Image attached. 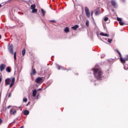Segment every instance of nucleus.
<instances>
[{
	"label": "nucleus",
	"instance_id": "f257e3e1",
	"mask_svg": "<svg viewBox=\"0 0 128 128\" xmlns=\"http://www.w3.org/2000/svg\"><path fill=\"white\" fill-rule=\"evenodd\" d=\"M15 82H16V78H14V77L8 78L5 80V82L6 84H8V85L10 84V88H12V86H14Z\"/></svg>",
	"mask_w": 128,
	"mask_h": 128
},
{
	"label": "nucleus",
	"instance_id": "f03ea898",
	"mask_svg": "<svg viewBox=\"0 0 128 128\" xmlns=\"http://www.w3.org/2000/svg\"><path fill=\"white\" fill-rule=\"evenodd\" d=\"M94 74L98 80H100L102 78V72L100 69L94 68Z\"/></svg>",
	"mask_w": 128,
	"mask_h": 128
},
{
	"label": "nucleus",
	"instance_id": "7ed1b4c3",
	"mask_svg": "<svg viewBox=\"0 0 128 128\" xmlns=\"http://www.w3.org/2000/svg\"><path fill=\"white\" fill-rule=\"evenodd\" d=\"M8 50L12 54H14V46L12 44H8Z\"/></svg>",
	"mask_w": 128,
	"mask_h": 128
},
{
	"label": "nucleus",
	"instance_id": "20e7f679",
	"mask_svg": "<svg viewBox=\"0 0 128 128\" xmlns=\"http://www.w3.org/2000/svg\"><path fill=\"white\" fill-rule=\"evenodd\" d=\"M84 10L86 16H87V18H90V10H88V7H85Z\"/></svg>",
	"mask_w": 128,
	"mask_h": 128
},
{
	"label": "nucleus",
	"instance_id": "39448f33",
	"mask_svg": "<svg viewBox=\"0 0 128 128\" xmlns=\"http://www.w3.org/2000/svg\"><path fill=\"white\" fill-rule=\"evenodd\" d=\"M36 82L37 84H42V78L38 77V78L36 80Z\"/></svg>",
	"mask_w": 128,
	"mask_h": 128
},
{
	"label": "nucleus",
	"instance_id": "423d86ee",
	"mask_svg": "<svg viewBox=\"0 0 128 128\" xmlns=\"http://www.w3.org/2000/svg\"><path fill=\"white\" fill-rule=\"evenodd\" d=\"M6 66L4 64H2L0 65V72H4V70Z\"/></svg>",
	"mask_w": 128,
	"mask_h": 128
},
{
	"label": "nucleus",
	"instance_id": "0eeeda50",
	"mask_svg": "<svg viewBox=\"0 0 128 128\" xmlns=\"http://www.w3.org/2000/svg\"><path fill=\"white\" fill-rule=\"evenodd\" d=\"M10 114H13V116H16V110H14V108H12L10 110Z\"/></svg>",
	"mask_w": 128,
	"mask_h": 128
},
{
	"label": "nucleus",
	"instance_id": "6e6552de",
	"mask_svg": "<svg viewBox=\"0 0 128 128\" xmlns=\"http://www.w3.org/2000/svg\"><path fill=\"white\" fill-rule=\"evenodd\" d=\"M116 52H118L120 56L121 62H124V58L122 57V54H120V52L118 50H116Z\"/></svg>",
	"mask_w": 128,
	"mask_h": 128
},
{
	"label": "nucleus",
	"instance_id": "1a4fd4ad",
	"mask_svg": "<svg viewBox=\"0 0 128 128\" xmlns=\"http://www.w3.org/2000/svg\"><path fill=\"white\" fill-rule=\"evenodd\" d=\"M110 3L114 8H116V0H111Z\"/></svg>",
	"mask_w": 128,
	"mask_h": 128
},
{
	"label": "nucleus",
	"instance_id": "9d476101",
	"mask_svg": "<svg viewBox=\"0 0 128 128\" xmlns=\"http://www.w3.org/2000/svg\"><path fill=\"white\" fill-rule=\"evenodd\" d=\"M32 97L34 98L36 97V94H37V91L36 90H34L32 91Z\"/></svg>",
	"mask_w": 128,
	"mask_h": 128
},
{
	"label": "nucleus",
	"instance_id": "9b49d317",
	"mask_svg": "<svg viewBox=\"0 0 128 128\" xmlns=\"http://www.w3.org/2000/svg\"><path fill=\"white\" fill-rule=\"evenodd\" d=\"M72 28L74 30H78V25H76L72 27Z\"/></svg>",
	"mask_w": 128,
	"mask_h": 128
},
{
	"label": "nucleus",
	"instance_id": "f8f14e48",
	"mask_svg": "<svg viewBox=\"0 0 128 128\" xmlns=\"http://www.w3.org/2000/svg\"><path fill=\"white\" fill-rule=\"evenodd\" d=\"M24 116H28L30 114V111L28 110H26L24 111Z\"/></svg>",
	"mask_w": 128,
	"mask_h": 128
},
{
	"label": "nucleus",
	"instance_id": "ddd939ff",
	"mask_svg": "<svg viewBox=\"0 0 128 128\" xmlns=\"http://www.w3.org/2000/svg\"><path fill=\"white\" fill-rule=\"evenodd\" d=\"M100 36H108V34H104V32L100 33Z\"/></svg>",
	"mask_w": 128,
	"mask_h": 128
},
{
	"label": "nucleus",
	"instance_id": "4468645a",
	"mask_svg": "<svg viewBox=\"0 0 128 128\" xmlns=\"http://www.w3.org/2000/svg\"><path fill=\"white\" fill-rule=\"evenodd\" d=\"M36 74V69H34L32 70V72L31 73V76H34Z\"/></svg>",
	"mask_w": 128,
	"mask_h": 128
},
{
	"label": "nucleus",
	"instance_id": "2eb2a0df",
	"mask_svg": "<svg viewBox=\"0 0 128 128\" xmlns=\"http://www.w3.org/2000/svg\"><path fill=\"white\" fill-rule=\"evenodd\" d=\"M6 72H12V69H10V67H7L6 68Z\"/></svg>",
	"mask_w": 128,
	"mask_h": 128
},
{
	"label": "nucleus",
	"instance_id": "dca6fc26",
	"mask_svg": "<svg viewBox=\"0 0 128 128\" xmlns=\"http://www.w3.org/2000/svg\"><path fill=\"white\" fill-rule=\"evenodd\" d=\"M128 60V56L126 55L124 58H123V60H124V62H122L123 64H124L126 62V60Z\"/></svg>",
	"mask_w": 128,
	"mask_h": 128
},
{
	"label": "nucleus",
	"instance_id": "f3484780",
	"mask_svg": "<svg viewBox=\"0 0 128 128\" xmlns=\"http://www.w3.org/2000/svg\"><path fill=\"white\" fill-rule=\"evenodd\" d=\"M32 14H36V12H38V10L34 8L32 10Z\"/></svg>",
	"mask_w": 128,
	"mask_h": 128
},
{
	"label": "nucleus",
	"instance_id": "a211bd4d",
	"mask_svg": "<svg viewBox=\"0 0 128 128\" xmlns=\"http://www.w3.org/2000/svg\"><path fill=\"white\" fill-rule=\"evenodd\" d=\"M30 8H31V10H34V8H36V4H34L31 5Z\"/></svg>",
	"mask_w": 128,
	"mask_h": 128
},
{
	"label": "nucleus",
	"instance_id": "6ab92c4d",
	"mask_svg": "<svg viewBox=\"0 0 128 128\" xmlns=\"http://www.w3.org/2000/svg\"><path fill=\"white\" fill-rule=\"evenodd\" d=\"M64 32H70V29L68 28V27L66 28L64 30Z\"/></svg>",
	"mask_w": 128,
	"mask_h": 128
},
{
	"label": "nucleus",
	"instance_id": "aec40b11",
	"mask_svg": "<svg viewBox=\"0 0 128 128\" xmlns=\"http://www.w3.org/2000/svg\"><path fill=\"white\" fill-rule=\"evenodd\" d=\"M22 56H24V54H26V49L24 48L22 49Z\"/></svg>",
	"mask_w": 128,
	"mask_h": 128
},
{
	"label": "nucleus",
	"instance_id": "412c9836",
	"mask_svg": "<svg viewBox=\"0 0 128 128\" xmlns=\"http://www.w3.org/2000/svg\"><path fill=\"white\" fill-rule=\"evenodd\" d=\"M100 14V10H97L95 12L96 16H98V14Z\"/></svg>",
	"mask_w": 128,
	"mask_h": 128
},
{
	"label": "nucleus",
	"instance_id": "4be33fe9",
	"mask_svg": "<svg viewBox=\"0 0 128 128\" xmlns=\"http://www.w3.org/2000/svg\"><path fill=\"white\" fill-rule=\"evenodd\" d=\"M86 26H90V21L88 20H86Z\"/></svg>",
	"mask_w": 128,
	"mask_h": 128
},
{
	"label": "nucleus",
	"instance_id": "5701e85b",
	"mask_svg": "<svg viewBox=\"0 0 128 128\" xmlns=\"http://www.w3.org/2000/svg\"><path fill=\"white\" fill-rule=\"evenodd\" d=\"M14 60H16V52H15L14 53Z\"/></svg>",
	"mask_w": 128,
	"mask_h": 128
},
{
	"label": "nucleus",
	"instance_id": "b1692460",
	"mask_svg": "<svg viewBox=\"0 0 128 128\" xmlns=\"http://www.w3.org/2000/svg\"><path fill=\"white\" fill-rule=\"evenodd\" d=\"M42 12V13L43 16H44L46 14V11L43 10V9H41Z\"/></svg>",
	"mask_w": 128,
	"mask_h": 128
},
{
	"label": "nucleus",
	"instance_id": "393cba45",
	"mask_svg": "<svg viewBox=\"0 0 128 128\" xmlns=\"http://www.w3.org/2000/svg\"><path fill=\"white\" fill-rule=\"evenodd\" d=\"M23 102H28V98H24V99H23Z\"/></svg>",
	"mask_w": 128,
	"mask_h": 128
},
{
	"label": "nucleus",
	"instance_id": "a878e982",
	"mask_svg": "<svg viewBox=\"0 0 128 128\" xmlns=\"http://www.w3.org/2000/svg\"><path fill=\"white\" fill-rule=\"evenodd\" d=\"M119 24H120V26H124V22H122V21L119 22Z\"/></svg>",
	"mask_w": 128,
	"mask_h": 128
},
{
	"label": "nucleus",
	"instance_id": "bb28decb",
	"mask_svg": "<svg viewBox=\"0 0 128 128\" xmlns=\"http://www.w3.org/2000/svg\"><path fill=\"white\" fill-rule=\"evenodd\" d=\"M112 42V39L108 38V42L110 44V42Z\"/></svg>",
	"mask_w": 128,
	"mask_h": 128
},
{
	"label": "nucleus",
	"instance_id": "cd10ccee",
	"mask_svg": "<svg viewBox=\"0 0 128 128\" xmlns=\"http://www.w3.org/2000/svg\"><path fill=\"white\" fill-rule=\"evenodd\" d=\"M108 20V17H106L104 18V22H107V20Z\"/></svg>",
	"mask_w": 128,
	"mask_h": 128
},
{
	"label": "nucleus",
	"instance_id": "c85d7f7f",
	"mask_svg": "<svg viewBox=\"0 0 128 128\" xmlns=\"http://www.w3.org/2000/svg\"><path fill=\"white\" fill-rule=\"evenodd\" d=\"M117 20H118V22H121L122 21V18L118 17L117 18Z\"/></svg>",
	"mask_w": 128,
	"mask_h": 128
},
{
	"label": "nucleus",
	"instance_id": "c756f323",
	"mask_svg": "<svg viewBox=\"0 0 128 128\" xmlns=\"http://www.w3.org/2000/svg\"><path fill=\"white\" fill-rule=\"evenodd\" d=\"M50 22H56V20H50Z\"/></svg>",
	"mask_w": 128,
	"mask_h": 128
},
{
	"label": "nucleus",
	"instance_id": "7c9ffc66",
	"mask_svg": "<svg viewBox=\"0 0 128 128\" xmlns=\"http://www.w3.org/2000/svg\"><path fill=\"white\" fill-rule=\"evenodd\" d=\"M2 124V119L0 118V124Z\"/></svg>",
	"mask_w": 128,
	"mask_h": 128
},
{
	"label": "nucleus",
	"instance_id": "2f4dec72",
	"mask_svg": "<svg viewBox=\"0 0 128 128\" xmlns=\"http://www.w3.org/2000/svg\"><path fill=\"white\" fill-rule=\"evenodd\" d=\"M57 68H58V70H60V66L58 65H57Z\"/></svg>",
	"mask_w": 128,
	"mask_h": 128
},
{
	"label": "nucleus",
	"instance_id": "473e14b6",
	"mask_svg": "<svg viewBox=\"0 0 128 128\" xmlns=\"http://www.w3.org/2000/svg\"><path fill=\"white\" fill-rule=\"evenodd\" d=\"M0 76H2V74H0ZM0 82H2V78H0Z\"/></svg>",
	"mask_w": 128,
	"mask_h": 128
},
{
	"label": "nucleus",
	"instance_id": "72a5a7b5",
	"mask_svg": "<svg viewBox=\"0 0 128 128\" xmlns=\"http://www.w3.org/2000/svg\"><path fill=\"white\" fill-rule=\"evenodd\" d=\"M90 14H91V16H92V14H94V12H91Z\"/></svg>",
	"mask_w": 128,
	"mask_h": 128
},
{
	"label": "nucleus",
	"instance_id": "f704fd0d",
	"mask_svg": "<svg viewBox=\"0 0 128 128\" xmlns=\"http://www.w3.org/2000/svg\"><path fill=\"white\" fill-rule=\"evenodd\" d=\"M12 96V94L10 93L9 95L8 96V98H10V96Z\"/></svg>",
	"mask_w": 128,
	"mask_h": 128
},
{
	"label": "nucleus",
	"instance_id": "c9c22d12",
	"mask_svg": "<svg viewBox=\"0 0 128 128\" xmlns=\"http://www.w3.org/2000/svg\"><path fill=\"white\" fill-rule=\"evenodd\" d=\"M12 108V106H8L7 108Z\"/></svg>",
	"mask_w": 128,
	"mask_h": 128
},
{
	"label": "nucleus",
	"instance_id": "e433bc0d",
	"mask_svg": "<svg viewBox=\"0 0 128 128\" xmlns=\"http://www.w3.org/2000/svg\"><path fill=\"white\" fill-rule=\"evenodd\" d=\"M20 128H24V126H22Z\"/></svg>",
	"mask_w": 128,
	"mask_h": 128
},
{
	"label": "nucleus",
	"instance_id": "4c0bfd02",
	"mask_svg": "<svg viewBox=\"0 0 128 128\" xmlns=\"http://www.w3.org/2000/svg\"><path fill=\"white\" fill-rule=\"evenodd\" d=\"M2 38V36L0 35V40Z\"/></svg>",
	"mask_w": 128,
	"mask_h": 128
},
{
	"label": "nucleus",
	"instance_id": "58836bf2",
	"mask_svg": "<svg viewBox=\"0 0 128 128\" xmlns=\"http://www.w3.org/2000/svg\"><path fill=\"white\" fill-rule=\"evenodd\" d=\"M42 90V89H40V88L38 90Z\"/></svg>",
	"mask_w": 128,
	"mask_h": 128
},
{
	"label": "nucleus",
	"instance_id": "ea45409f",
	"mask_svg": "<svg viewBox=\"0 0 128 128\" xmlns=\"http://www.w3.org/2000/svg\"><path fill=\"white\" fill-rule=\"evenodd\" d=\"M122 0V2H124L125 1V0Z\"/></svg>",
	"mask_w": 128,
	"mask_h": 128
},
{
	"label": "nucleus",
	"instance_id": "a19ab883",
	"mask_svg": "<svg viewBox=\"0 0 128 128\" xmlns=\"http://www.w3.org/2000/svg\"><path fill=\"white\" fill-rule=\"evenodd\" d=\"M0 8H2V4H0Z\"/></svg>",
	"mask_w": 128,
	"mask_h": 128
},
{
	"label": "nucleus",
	"instance_id": "79ce46f5",
	"mask_svg": "<svg viewBox=\"0 0 128 128\" xmlns=\"http://www.w3.org/2000/svg\"><path fill=\"white\" fill-rule=\"evenodd\" d=\"M0 96H1V95H0Z\"/></svg>",
	"mask_w": 128,
	"mask_h": 128
},
{
	"label": "nucleus",
	"instance_id": "37998d69",
	"mask_svg": "<svg viewBox=\"0 0 128 128\" xmlns=\"http://www.w3.org/2000/svg\"><path fill=\"white\" fill-rule=\"evenodd\" d=\"M124 69H125L126 70V68H124Z\"/></svg>",
	"mask_w": 128,
	"mask_h": 128
}]
</instances>
